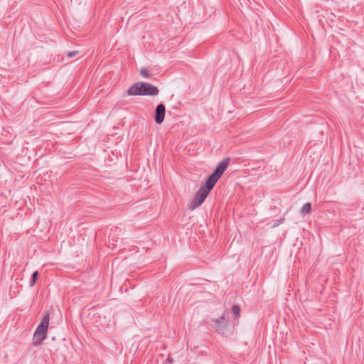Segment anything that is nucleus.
<instances>
[{"label":"nucleus","instance_id":"obj_10","mask_svg":"<svg viewBox=\"0 0 364 364\" xmlns=\"http://www.w3.org/2000/svg\"><path fill=\"white\" fill-rule=\"evenodd\" d=\"M139 73L140 75L144 77L148 78L150 77L149 70L145 68H141Z\"/></svg>","mask_w":364,"mask_h":364},{"label":"nucleus","instance_id":"obj_2","mask_svg":"<svg viewBox=\"0 0 364 364\" xmlns=\"http://www.w3.org/2000/svg\"><path fill=\"white\" fill-rule=\"evenodd\" d=\"M50 314L46 311L40 323L38 325L33 337L32 345L35 347L40 346L43 341L47 337L48 328L49 326Z\"/></svg>","mask_w":364,"mask_h":364},{"label":"nucleus","instance_id":"obj_1","mask_svg":"<svg viewBox=\"0 0 364 364\" xmlns=\"http://www.w3.org/2000/svg\"><path fill=\"white\" fill-rule=\"evenodd\" d=\"M159 90L157 87L144 82H139L132 85L127 90L128 95L156 96Z\"/></svg>","mask_w":364,"mask_h":364},{"label":"nucleus","instance_id":"obj_6","mask_svg":"<svg viewBox=\"0 0 364 364\" xmlns=\"http://www.w3.org/2000/svg\"><path fill=\"white\" fill-rule=\"evenodd\" d=\"M165 112L166 107L164 104L161 103L156 106L154 112V120L156 124H161L164 122Z\"/></svg>","mask_w":364,"mask_h":364},{"label":"nucleus","instance_id":"obj_12","mask_svg":"<svg viewBox=\"0 0 364 364\" xmlns=\"http://www.w3.org/2000/svg\"><path fill=\"white\" fill-rule=\"evenodd\" d=\"M166 363L172 364L173 363V359L168 356L166 360Z\"/></svg>","mask_w":364,"mask_h":364},{"label":"nucleus","instance_id":"obj_11","mask_svg":"<svg viewBox=\"0 0 364 364\" xmlns=\"http://www.w3.org/2000/svg\"><path fill=\"white\" fill-rule=\"evenodd\" d=\"M78 53H79V51H77V50L70 51L68 53V57L73 58V57L77 55Z\"/></svg>","mask_w":364,"mask_h":364},{"label":"nucleus","instance_id":"obj_9","mask_svg":"<svg viewBox=\"0 0 364 364\" xmlns=\"http://www.w3.org/2000/svg\"><path fill=\"white\" fill-rule=\"evenodd\" d=\"M38 277V272L37 271L34 272L32 274L30 282H29V284H30L31 287H33L35 284V283L36 282Z\"/></svg>","mask_w":364,"mask_h":364},{"label":"nucleus","instance_id":"obj_7","mask_svg":"<svg viewBox=\"0 0 364 364\" xmlns=\"http://www.w3.org/2000/svg\"><path fill=\"white\" fill-rule=\"evenodd\" d=\"M231 311H232V315H234L235 318H237L240 316V309L239 306L234 305L232 307Z\"/></svg>","mask_w":364,"mask_h":364},{"label":"nucleus","instance_id":"obj_3","mask_svg":"<svg viewBox=\"0 0 364 364\" xmlns=\"http://www.w3.org/2000/svg\"><path fill=\"white\" fill-rule=\"evenodd\" d=\"M214 186L210 184L208 181H205V186H201L196 193L193 200L189 205L190 210H194L199 207L205 200L210 191L213 188Z\"/></svg>","mask_w":364,"mask_h":364},{"label":"nucleus","instance_id":"obj_8","mask_svg":"<svg viewBox=\"0 0 364 364\" xmlns=\"http://www.w3.org/2000/svg\"><path fill=\"white\" fill-rule=\"evenodd\" d=\"M311 203H305L301 208V213L304 214H309L311 213Z\"/></svg>","mask_w":364,"mask_h":364},{"label":"nucleus","instance_id":"obj_5","mask_svg":"<svg viewBox=\"0 0 364 364\" xmlns=\"http://www.w3.org/2000/svg\"><path fill=\"white\" fill-rule=\"evenodd\" d=\"M214 326L218 333L223 335L226 333L228 329V318H226L225 312L223 314L220 318L213 319Z\"/></svg>","mask_w":364,"mask_h":364},{"label":"nucleus","instance_id":"obj_4","mask_svg":"<svg viewBox=\"0 0 364 364\" xmlns=\"http://www.w3.org/2000/svg\"><path fill=\"white\" fill-rule=\"evenodd\" d=\"M229 162L230 159L228 157L223 159L217 166L213 173L209 176L206 181H208L210 184H212L215 186V183L227 169L229 165Z\"/></svg>","mask_w":364,"mask_h":364}]
</instances>
